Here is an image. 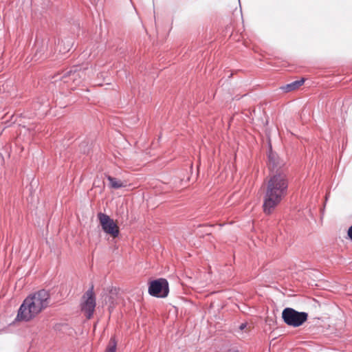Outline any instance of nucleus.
I'll return each mask as SVG.
<instances>
[{"mask_svg":"<svg viewBox=\"0 0 352 352\" xmlns=\"http://www.w3.org/2000/svg\"><path fill=\"white\" fill-rule=\"evenodd\" d=\"M289 180L284 170L276 171L266 181L263 209L265 214H271L287 194Z\"/></svg>","mask_w":352,"mask_h":352,"instance_id":"obj_1","label":"nucleus"},{"mask_svg":"<svg viewBox=\"0 0 352 352\" xmlns=\"http://www.w3.org/2000/svg\"><path fill=\"white\" fill-rule=\"evenodd\" d=\"M50 302V295L45 289H41L29 295L20 306L16 320L29 322L36 318Z\"/></svg>","mask_w":352,"mask_h":352,"instance_id":"obj_2","label":"nucleus"},{"mask_svg":"<svg viewBox=\"0 0 352 352\" xmlns=\"http://www.w3.org/2000/svg\"><path fill=\"white\" fill-rule=\"evenodd\" d=\"M282 318L288 326L298 327L307 320L308 314L300 312L293 308L287 307L282 312Z\"/></svg>","mask_w":352,"mask_h":352,"instance_id":"obj_3","label":"nucleus"},{"mask_svg":"<svg viewBox=\"0 0 352 352\" xmlns=\"http://www.w3.org/2000/svg\"><path fill=\"white\" fill-rule=\"evenodd\" d=\"M98 219L104 233L110 235L113 238L118 236L120 228L113 219L102 212L98 214Z\"/></svg>","mask_w":352,"mask_h":352,"instance_id":"obj_4","label":"nucleus"},{"mask_svg":"<svg viewBox=\"0 0 352 352\" xmlns=\"http://www.w3.org/2000/svg\"><path fill=\"white\" fill-rule=\"evenodd\" d=\"M169 292L168 283L165 278H159L150 283L148 293L157 298H165Z\"/></svg>","mask_w":352,"mask_h":352,"instance_id":"obj_5","label":"nucleus"},{"mask_svg":"<svg viewBox=\"0 0 352 352\" xmlns=\"http://www.w3.org/2000/svg\"><path fill=\"white\" fill-rule=\"evenodd\" d=\"M95 307L96 298L94 297L93 287H91L82 296L81 310L85 314L87 318L90 319L94 314Z\"/></svg>","mask_w":352,"mask_h":352,"instance_id":"obj_6","label":"nucleus"},{"mask_svg":"<svg viewBox=\"0 0 352 352\" xmlns=\"http://www.w3.org/2000/svg\"><path fill=\"white\" fill-rule=\"evenodd\" d=\"M269 158V166L270 168L275 170L277 169L276 171H280L283 170L285 162L283 159H280V157L272 152H270L268 156Z\"/></svg>","mask_w":352,"mask_h":352,"instance_id":"obj_7","label":"nucleus"},{"mask_svg":"<svg viewBox=\"0 0 352 352\" xmlns=\"http://www.w3.org/2000/svg\"><path fill=\"white\" fill-rule=\"evenodd\" d=\"M54 82H56L58 80L63 81V83L67 84L68 87L73 89H74V83H72V78L71 76V70L69 72H66L63 74H58L54 77Z\"/></svg>","mask_w":352,"mask_h":352,"instance_id":"obj_8","label":"nucleus"},{"mask_svg":"<svg viewBox=\"0 0 352 352\" xmlns=\"http://www.w3.org/2000/svg\"><path fill=\"white\" fill-rule=\"evenodd\" d=\"M108 181L109 182V186L110 188H114V189H118L122 187H125L126 185L123 182H122L120 179H118L113 177H111L110 175L107 177Z\"/></svg>","mask_w":352,"mask_h":352,"instance_id":"obj_9","label":"nucleus"},{"mask_svg":"<svg viewBox=\"0 0 352 352\" xmlns=\"http://www.w3.org/2000/svg\"><path fill=\"white\" fill-rule=\"evenodd\" d=\"M84 74V72L82 70H78L76 68L74 70H71V76L72 78V83H74V87L79 85L81 82L82 74Z\"/></svg>","mask_w":352,"mask_h":352,"instance_id":"obj_10","label":"nucleus"},{"mask_svg":"<svg viewBox=\"0 0 352 352\" xmlns=\"http://www.w3.org/2000/svg\"><path fill=\"white\" fill-rule=\"evenodd\" d=\"M304 82L305 79L301 78L300 80H296L289 84H287V85L283 87V89L287 92L294 91L299 88L300 86H302Z\"/></svg>","mask_w":352,"mask_h":352,"instance_id":"obj_11","label":"nucleus"},{"mask_svg":"<svg viewBox=\"0 0 352 352\" xmlns=\"http://www.w3.org/2000/svg\"><path fill=\"white\" fill-rule=\"evenodd\" d=\"M117 342L114 338H111L107 346L105 352H116Z\"/></svg>","mask_w":352,"mask_h":352,"instance_id":"obj_12","label":"nucleus"},{"mask_svg":"<svg viewBox=\"0 0 352 352\" xmlns=\"http://www.w3.org/2000/svg\"><path fill=\"white\" fill-rule=\"evenodd\" d=\"M348 235L349 238L352 240V226L349 228L348 230Z\"/></svg>","mask_w":352,"mask_h":352,"instance_id":"obj_13","label":"nucleus"},{"mask_svg":"<svg viewBox=\"0 0 352 352\" xmlns=\"http://www.w3.org/2000/svg\"><path fill=\"white\" fill-rule=\"evenodd\" d=\"M245 327H246V324L243 323V324H241L240 325V329H241V330L244 329Z\"/></svg>","mask_w":352,"mask_h":352,"instance_id":"obj_14","label":"nucleus"}]
</instances>
